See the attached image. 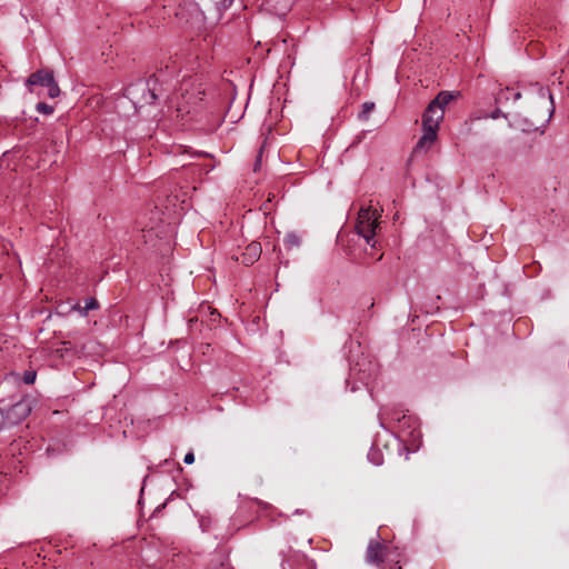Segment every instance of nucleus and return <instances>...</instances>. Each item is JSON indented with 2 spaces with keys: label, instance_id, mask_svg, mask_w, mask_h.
Segmentation results:
<instances>
[{
  "label": "nucleus",
  "instance_id": "obj_1",
  "mask_svg": "<svg viewBox=\"0 0 569 569\" xmlns=\"http://www.w3.org/2000/svg\"><path fill=\"white\" fill-rule=\"evenodd\" d=\"M527 100L532 106L527 114H516L509 121L511 127L520 129L523 132L541 131L550 121L555 112L553 97L548 88L536 83L527 92Z\"/></svg>",
  "mask_w": 569,
  "mask_h": 569
},
{
  "label": "nucleus",
  "instance_id": "obj_2",
  "mask_svg": "<svg viewBox=\"0 0 569 569\" xmlns=\"http://www.w3.org/2000/svg\"><path fill=\"white\" fill-rule=\"evenodd\" d=\"M158 78L156 76L148 79H139L130 83L126 90V97L136 108L152 104L158 98Z\"/></svg>",
  "mask_w": 569,
  "mask_h": 569
},
{
  "label": "nucleus",
  "instance_id": "obj_3",
  "mask_svg": "<svg viewBox=\"0 0 569 569\" xmlns=\"http://www.w3.org/2000/svg\"><path fill=\"white\" fill-rule=\"evenodd\" d=\"M445 110L429 103L422 116L423 133L418 140L415 151H428L437 139L439 123L443 119Z\"/></svg>",
  "mask_w": 569,
  "mask_h": 569
},
{
  "label": "nucleus",
  "instance_id": "obj_4",
  "mask_svg": "<svg viewBox=\"0 0 569 569\" xmlns=\"http://www.w3.org/2000/svg\"><path fill=\"white\" fill-rule=\"evenodd\" d=\"M379 214L377 210L368 208H361L358 213V219L356 223V230L359 236H361L366 242L372 247H375L373 238L376 234V229L379 224L378 222Z\"/></svg>",
  "mask_w": 569,
  "mask_h": 569
},
{
  "label": "nucleus",
  "instance_id": "obj_5",
  "mask_svg": "<svg viewBox=\"0 0 569 569\" xmlns=\"http://www.w3.org/2000/svg\"><path fill=\"white\" fill-rule=\"evenodd\" d=\"M26 86L31 92L36 91L34 87L46 89V94L49 98H57L60 94V88L54 80L53 72L50 70L42 69L31 73L26 81Z\"/></svg>",
  "mask_w": 569,
  "mask_h": 569
},
{
  "label": "nucleus",
  "instance_id": "obj_6",
  "mask_svg": "<svg viewBox=\"0 0 569 569\" xmlns=\"http://www.w3.org/2000/svg\"><path fill=\"white\" fill-rule=\"evenodd\" d=\"M31 412L30 401L28 399H20L4 410V416L8 426H14L23 421Z\"/></svg>",
  "mask_w": 569,
  "mask_h": 569
},
{
  "label": "nucleus",
  "instance_id": "obj_7",
  "mask_svg": "<svg viewBox=\"0 0 569 569\" xmlns=\"http://www.w3.org/2000/svg\"><path fill=\"white\" fill-rule=\"evenodd\" d=\"M152 217L150 218V223L143 224L141 228L142 239L144 243H149L153 240V237H159L162 232L161 223L163 219L160 218L159 211H152Z\"/></svg>",
  "mask_w": 569,
  "mask_h": 569
},
{
  "label": "nucleus",
  "instance_id": "obj_8",
  "mask_svg": "<svg viewBox=\"0 0 569 569\" xmlns=\"http://www.w3.org/2000/svg\"><path fill=\"white\" fill-rule=\"evenodd\" d=\"M388 558L387 547L381 545L378 541H370L367 551H366V560L369 563L381 566L385 560Z\"/></svg>",
  "mask_w": 569,
  "mask_h": 569
},
{
  "label": "nucleus",
  "instance_id": "obj_9",
  "mask_svg": "<svg viewBox=\"0 0 569 569\" xmlns=\"http://www.w3.org/2000/svg\"><path fill=\"white\" fill-rule=\"evenodd\" d=\"M261 244L252 241L246 247V250L241 254V262L246 266L254 263L261 256Z\"/></svg>",
  "mask_w": 569,
  "mask_h": 569
},
{
  "label": "nucleus",
  "instance_id": "obj_10",
  "mask_svg": "<svg viewBox=\"0 0 569 569\" xmlns=\"http://www.w3.org/2000/svg\"><path fill=\"white\" fill-rule=\"evenodd\" d=\"M521 97V92L516 91L512 88H506L503 90H500L496 97L497 103H505L510 99H513L515 101L518 100Z\"/></svg>",
  "mask_w": 569,
  "mask_h": 569
},
{
  "label": "nucleus",
  "instance_id": "obj_11",
  "mask_svg": "<svg viewBox=\"0 0 569 569\" xmlns=\"http://www.w3.org/2000/svg\"><path fill=\"white\" fill-rule=\"evenodd\" d=\"M455 98L453 93L450 91H441L438 96L430 102L437 108H441L445 110V107Z\"/></svg>",
  "mask_w": 569,
  "mask_h": 569
},
{
  "label": "nucleus",
  "instance_id": "obj_12",
  "mask_svg": "<svg viewBox=\"0 0 569 569\" xmlns=\"http://www.w3.org/2000/svg\"><path fill=\"white\" fill-rule=\"evenodd\" d=\"M99 305L94 298H87L84 300V306L81 307L79 303H76L72 309L79 310L81 316H87L88 311L98 309Z\"/></svg>",
  "mask_w": 569,
  "mask_h": 569
},
{
  "label": "nucleus",
  "instance_id": "obj_13",
  "mask_svg": "<svg viewBox=\"0 0 569 569\" xmlns=\"http://www.w3.org/2000/svg\"><path fill=\"white\" fill-rule=\"evenodd\" d=\"M283 241L288 249L299 247L301 244V238L295 232L287 233Z\"/></svg>",
  "mask_w": 569,
  "mask_h": 569
},
{
  "label": "nucleus",
  "instance_id": "obj_14",
  "mask_svg": "<svg viewBox=\"0 0 569 569\" xmlns=\"http://www.w3.org/2000/svg\"><path fill=\"white\" fill-rule=\"evenodd\" d=\"M368 460L375 466L382 465L383 459L380 450L377 448H371L368 452Z\"/></svg>",
  "mask_w": 569,
  "mask_h": 569
},
{
  "label": "nucleus",
  "instance_id": "obj_15",
  "mask_svg": "<svg viewBox=\"0 0 569 569\" xmlns=\"http://www.w3.org/2000/svg\"><path fill=\"white\" fill-rule=\"evenodd\" d=\"M375 103L373 102H365L361 106V110L359 112V119L367 120L369 114L373 111Z\"/></svg>",
  "mask_w": 569,
  "mask_h": 569
},
{
  "label": "nucleus",
  "instance_id": "obj_16",
  "mask_svg": "<svg viewBox=\"0 0 569 569\" xmlns=\"http://www.w3.org/2000/svg\"><path fill=\"white\" fill-rule=\"evenodd\" d=\"M36 110L43 114H52L54 108L46 102H38L36 106Z\"/></svg>",
  "mask_w": 569,
  "mask_h": 569
},
{
  "label": "nucleus",
  "instance_id": "obj_17",
  "mask_svg": "<svg viewBox=\"0 0 569 569\" xmlns=\"http://www.w3.org/2000/svg\"><path fill=\"white\" fill-rule=\"evenodd\" d=\"M36 371L29 370L23 373V381L27 385H31L36 380Z\"/></svg>",
  "mask_w": 569,
  "mask_h": 569
},
{
  "label": "nucleus",
  "instance_id": "obj_18",
  "mask_svg": "<svg viewBox=\"0 0 569 569\" xmlns=\"http://www.w3.org/2000/svg\"><path fill=\"white\" fill-rule=\"evenodd\" d=\"M184 103L188 104L189 100H187L186 97L183 96L182 102L179 103L178 109H177L178 112H180L181 114L191 112V110L189 108H187V106H184Z\"/></svg>",
  "mask_w": 569,
  "mask_h": 569
},
{
  "label": "nucleus",
  "instance_id": "obj_19",
  "mask_svg": "<svg viewBox=\"0 0 569 569\" xmlns=\"http://www.w3.org/2000/svg\"><path fill=\"white\" fill-rule=\"evenodd\" d=\"M8 422L4 416V410L0 408V430L8 428Z\"/></svg>",
  "mask_w": 569,
  "mask_h": 569
},
{
  "label": "nucleus",
  "instance_id": "obj_20",
  "mask_svg": "<svg viewBox=\"0 0 569 569\" xmlns=\"http://www.w3.org/2000/svg\"><path fill=\"white\" fill-rule=\"evenodd\" d=\"M491 119H498L499 117H505V118H508L507 114L502 113L500 109H496L495 111L491 112V114L489 116Z\"/></svg>",
  "mask_w": 569,
  "mask_h": 569
},
{
  "label": "nucleus",
  "instance_id": "obj_21",
  "mask_svg": "<svg viewBox=\"0 0 569 569\" xmlns=\"http://www.w3.org/2000/svg\"><path fill=\"white\" fill-rule=\"evenodd\" d=\"M184 463L187 465H191L194 462V455L192 451H189L186 456H184V459H183Z\"/></svg>",
  "mask_w": 569,
  "mask_h": 569
},
{
  "label": "nucleus",
  "instance_id": "obj_22",
  "mask_svg": "<svg viewBox=\"0 0 569 569\" xmlns=\"http://www.w3.org/2000/svg\"><path fill=\"white\" fill-rule=\"evenodd\" d=\"M269 3L277 2V0H268Z\"/></svg>",
  "mask_w": 569,
  "mask_h": 569
},
{
  "label": "nucleus",
  "instance_id": "obj_23",
  "mask_svg": "<svg viewBox=\"0 0 569 569\" xmlns=\"http://www.w3.org/2000/svg\"><path fill=\"white\" fill-rule=\"evenodd\" d=\"M218 569H224L222 565H220V567Z\"/></svg>",
  "mask_w": 569,
  "mask_h": 569
}]
</instances>
